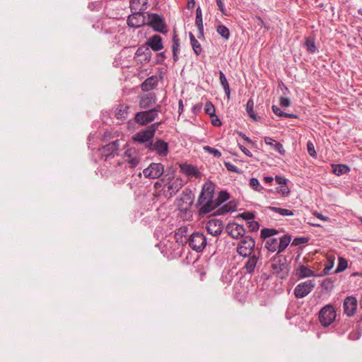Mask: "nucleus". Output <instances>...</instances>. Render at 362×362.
<instances>
[{
  "label": "nucleus",
  "instance_id": "nucleus-33",
  "mask_svg": "<svg viewBox=\"0 0 362 362\" xmlns=\"http://www.w3.org/2000/svg\"><path fill=\"white\" fill-rule=\"evenodd\" d=\"M291 240V235L286 234L283 235L279 242V250L278 253L283 252L287 246L289 245Z\"/></svg>",
  "mask_w": 362,
  "mask_h": 362
},
{
  "label": "nucleus",
  "instance_id": "nucleus-12",
  "mask_svg": "<svg viewBox=\"0 0 362 362\" xmlns=\"http://www.w3.org/2000/svg\"><path fill=\"white\" fill-rule=\"evenodd\" d=\"M164 173V166L162 163H152L149 166L143 170L145 177L156 179Z\"/></svg>",
  "mask_w": 362,
  "mask_h": 362
},
{
  "label": "nucleus",
  "instance_id": "nucleus-30",
  "mask_svg": "<svg viewBox=\"0 0 362 362\" xmlns=\"http://www.w3.org/2000/svg\"><path fill=\"white\" fill-rule=\"evenodd\" d=\"M147 0H130L132 11H144L146 8Z\"/></svg>",
  "mask_w": 362,
  "mask_h": 362
},
{
  "label": "nucleus",
  "instance_id": "nucleus-49",
  "mask_svg": "<svg viewBox=\"0 0 362 362\" xmlns=\"http://www.w3.org/2000/svg\"><path fill=\"white\" fill-rule=\"evenodd\" d=\"M309 239L305 237L295 238L293 240L292 245L298 246L308 243Z\"/></svg>",
  "mask_w": 362,
  "mask_h": 362
},
{
  "label": "nucleus",
  "instance_id": "nucleus-45",
  "mask_svg": "<svg viewBox=\"0 0 362 362\" xmlns=\"http://www.w3.org/2000/svg\"><path fill=\"white\" fill-rule=\"evenodd\" d=\"M204 150L206 152H208L210 154H212L215 158H219L221 156V153L219 150L212 148L209 146H204Z\"/></svg>",
  "mask_w": 362,
  "mask_h": 362
},
{
  "label": "nucleus",
  "instance_id": "nucleus-47",
  "mask_svg": "<svg viewBox=\"0 0 362 362\" xmlns=\"http://www.w3.org/2000/svg\"><path fill=\"white\" fill-rule=\"evenodd\" d=\"M247 227L250 232L257 231L259 228V223L255 221H250L247 222Z\"/></svg>",
  "mask_w": 362,
  "mask_h": 362
},
{
  "label": "nucleus",
  "instance_id": "nucleus-53",
  "mask_svg": "<svg viewBox=\"0 0 362 362\" xmlns=\"http://www.w3.org/2000/svg\"><path fill=\"white\" fill-rule=\"evenodd\" d=\"M163 123V121H160V122H154L150 125H148L147 127L151 131V132H153V134L155 135L156 134V130L158 129V128L159 127L160 125H161Z\"/></svg>",
  "mask_w": 362,
  "mask_h": 362
},
{
  "label": "nucleus",
  "instance_id": "nucleus-48",
  "mask_svg": "<svg viewBox=\"0 0 362 362\" xmlns=\"http://www.w3.org/2000/svg\"><path fill=\"white\" fill-rule=\"evenodd\" d=\"M195 25H203L202 13L201 8L199 6L196 10Z\"/></svg>",
  "mask_w": 362,
  "mask_h": 362
},
{
  "label": "nucleus",
  "instance_id": "nucleus-41",
  "mask_svg": "<svg viewBox=\"0 0 362 362\" xmlns=\"http://www.w3.org/2000/svg\"><path fill=\"white\" fill-rule=\"evenodd\" d=\"M204 112L206 114L209 115L211 117H216L215 107L213 105V103L210 101H208L205 103Z\"/></svg>",
  "mask_w": 362,
  "mask_h": 362
},
{
  "label": "nucleus",
  "instance_id": "nucleus-60",
  "mask_svg": "<svg viewBox=\"0 0 362 362\" xmlns=\"http://www.w3.org/2000/svg\"><path fill=\"white\" fill-rule=\"evenodd\" d=\"M211 124L215 127H220L222 123L219 118L216 115V117H211Z\"/></svg>",
  "mask_w": 362,
  "mask_h": 362
},
{
  "label": "nucleus",
  "instance_id": "nucleus-38",
  "mask_svg": "<svg viewBox=\"0 0 362 362\" xmlns=\"http://www.w3.org/2000/svg\"><path fill=\"white\" fill-rule=\"evenodd\" d=\"M230 198L229 194L226 191H221L218 193V197L214 199L217 208L223 202L228 200Z\"/></svg>",
  "mask_w": 362,
  "mask_h": 362
},
{
  "label": "nucleus",
  "instance_id": "nucleus-11",
  "mask_svg": "<svg viewBox=\"0 0 362 362\" xmlns=\"http://www.w3.org/2000/svg\"><path fill=\"white\" fill-rule=\"evenodd\" d=\"M313 280H308L300 283L294 288V295L297 298H303L308 296L314 288Z\"/></svg>",
  "mask_w": 362,
  "mask_h": 362
},
{
  "label": "nucleus",
  "instance_id": "nucleus-19",
  "mask_svg": "<svg viewBox=\"0 0 362 362\" xmlns=\"http://www.w3.org/2000/svg\"><path fill=\"white\" fill-rule=\"evenodd\" d=\"M125 162L129 164L131 168H135L138 165L140 158L135 148H128L124 154Z\"/></svg>",
  "mask_w": 362,
  "mask_h": 362
},
{
  "label": "nucleus",
  "instance_id": "nucleus-39",
  "mask_svg": "<svg viewBox=\"0 0 362 362\" xmlns=\"http://www.w3.org/2000/svg\"><path fill=\"white\" fill-rule=\"evenodd\" d=\"M216 32L223 39L228 40L230 38V31L227 27L223 25H218L216 28Z\"/></svg>",
  "mask_w": 362,
  "mask_h": 362
},
{
  "label": "nucleus",
  "instance_id": "nucleus-16",
  "mask_svg": "<svg viewBox=\"0 0 362 362\" xmlns=\"http://www.w3.org/2000/svg\"><path fill=\"white\" fill-rule=\"evenodd\" d=\"M127 24L132 28H139L145 24V17L142 11H136L132 15L129 16Z\"/></svg>",
  "mask_w": 362,
  "mask_h": 362
},
{
  "label": "nucleus",
  "instance_id": "nucleus-32",
  "mask_svg": "<svg viewBox=\"0 0 362 362\" xmlns=\"http://www.w3.org/2000/svg\"><path fill=\"white\" fill-rule=\"evenodd\" d=\"M265 248L269 252H275L279 250V240L277 238H272L267 240L265 243Z\"/></svg>",
  "mask_w": 362,
  "mask_h": 362
},
{
  "label": "nucleus",
  "instance_id": "nucleus-42",
  "mask_svg": "<svg viewBox=\"0 0 362 362\" xmlns=\"http://www.w3.org/2000/svg\"><path fill=\"white\" fill-rule=\"evenodd\" d=\"M249 185L252 189L257 192H259L263 189V187L259 184V182L257 178L252 177L250 180Z\"/></svg>",
  "mask_w": 362,
  "mask_h": 362
},
{
  "label": "nucleus",
  "instance_id": "nucleus-34",
  "mask_svg": "<svg viewBox=\"0 0 362 362\" xmlns=\"http://www.w3.org/2000/svg\"><path fill=\"white\" fill-rule=\"evenodd\" d=\"M235 210V205H233L231 202L229 204H224L221 207H219L216 212L214 213L215 215H224L227 214L229 211H233Z\"/></svg>",
  "mask_w": 362,
  "mask_h": 362
},
{
  "label": "nucleus",
  "instance_id": "nucleus-4",
  "mask_svg": "<svg viewBox=\"0 0 362 362\" xmlns=\"http://www.w3.org/2000/svg\"><path fill=\"white\" fill-rule=\"evenodd\" d=\"M182 243H184L182 240H180ZM188 243L190 248L197 252L203 251L205 248L207 240L206 236L199 232L193 233L189 238L185 237V243Z\"/></svg>",
  "mask_w": 362,
  "mask_h": 362
},
{
  "label": "nucleus",
  "instance_id": "nucleus-23",
  "mask_svg": "<svg viewBox=\"0 0 362 362\" xmlns=\"http://www.w3.org/2000/svg\"><path fill=\"white\" fill-rule=\"evenodd\" d=\"M158 85V78L156 76H152L147 78L141 86L143 91L148 92L155 88Z\"/></svg>",
  "mask_w": 362,
  "mask_h": 362
},
{
  "label": "nucleus",
  "instance_id": "nucleus-3",
  "mask_svg": "<svg viewBox=\"0 0 362 362\" xmlns=\"http://www.w3.org/2000/svg\"><path fill=\"white\" fill-rule=\"evenodd\" d=\"M161 106L158 105L153 108L138 112L135 114L134 122L140 126H148L159 115Z\"/></svg>",
  "mask_w": 362,
  "mask_h": 362
},
{
  "label": "nucleus",
  "instance_id": "nucleus-18",
  "mask_svg": "<svg viewBox=\"0 0 362 362\" xmlns=\"http://www.w3.org/2000/svg\"><path fill=\"white\" fill-rule=\"evenodd\" d=\"M344 313L349 316H353L357 308V300L354 296H348L344 299Z\"/></svg>",
  "mask_w": 362,
  "mask_h": 362
},
{
  "label": "nucleus",
  "instance_id": "nucleus-57",
  "mask_svg": "<svg viewBox=\"0 0 362 362\" xmlns=\"http://www.w3.org/2000/svg\"><path fill=\"white\" fill-rule=\"evenodd\" d=\"M291 102L288 98L281 97L280 98V105L284 107H287L290 105Z\"/></svg>",
  "mask_w": 362,
  "mask_h": 362
},
{
  "label": "nucleus",
  "instance_id": "nucleus-52",
  "mask_svg": "<svg viewBox=\"0 0 362 362\" xmlns=\"http://www.w3.org/2000/svg\"><path fill=\"white\" fill-rule=\"evenodd\" d=\"M225 166L226 168V169L230 171V172H233V173H240V170H239V168L234 165L233 164H232L230 162H225Z\"/></svg>",
  "mask_w": 362,
  "mask_h": 362
},
{
  "label": "nucleus",
  "instance_id": "nucleus-61",
  "mask_svg": "<svg viewBox=\"0 0 362 362\" xmlns=\"http://www.w3.org/2000/svg\"><path fill=\"white\" fill-rule=\"evenodd\" d=\"M239 148L248 157L252 156V153L247 148H246L245 146L239 144Z\"/></svg>",
  "mask_w": 362,
  "mask_h": 362
},
{
  "label": "nucleus",
  "instance_id": "nucleus-22",
  "mask_svg": "<svg viewBox=\"0 0 362 362\" xmlns=\"http://www.w3.org/2000/svg\"><path fill=\"white\" fill-rule=\"evenodd\" d=\"M145 45L155 52L160 51L163 48L162 37L158 35L149 37Z\"/></svg>",
  "mask_w": 362,
  "mask_h": 362
},
{
  "label": "nucleus",
  "instance_id": "nucleus-46",
  "mask_svg": "<svg viewBox=\"0 0 362 362\" xmlns=\"http://www.w3.org/2000/svg\"><path fill=\"white\" fill-rule=\"evenodd\" d=\"M278 193L281 194L283 197H288L290 194V189L287 186V184L281 185L279 187L276 188Z\"/></svg>",
  "mask_w": 362,
  "mask_h": 362
},
{
  "label": "nucleus",
  "instance_id": "nucleus-13",
  "mask_svg": "<svg viewBox=\"0 0 362 362\" xmlns=\"http://www.w3.org/2000/svg\"><path fill=\"white\" fill-rule=\"evenodd\" d=\"M226 232L234 239H239L244 238L246 230L243 225H239L236 223H229L226 228Z\"/></svg>",
  "mask_w": 362,
  "mask_h": 362
},
{
  "label": "nucleus",
  "instance_id": "nucleus-50",
  "mask_svg": "<svg viewBox=\"0 0 362 362\" xmlns=\"http://www.w3.org/2000/svg\"><path fill=\"white\" fill-rule=\"evenodd\" d=\"M239 216L243 218L244 220L250 221L255 218V214L250 211H245L239 214Z\"/></svg>",
  "mask_w": 362,
  "mask_h": 362
},
{
  "label": "nucleus",
  "instance_id": "nucleus-56",
  "mask_svg": "<svg viewBox=\"0 0 362 362\" xmlns=\"http://www.w3.org/2000/svg\"><path fill=\"white\" fill-rule=\"evenodd\" d=\"M165 59H166V56H165V52L158 53L157 59L156 60V64H162Z\"/></svg>",
  "mask_w": 362,
  "mask_h": 362
},
{
  "label": "nucleus",
  "instance_id": "nucleus-10",
  "mask_svg": "<svg viewBox=\"0 0 362 362\" xmlns=\"http://www.w3.org/2000/svg\"><path fill=\"white\" fill-rule=\"evenodd\" d=\"M154 136L155 135L153 134V132H151V131L148 127H146L136 132L132 136V140L134 142L144 144L147 149V146L149 145V143L153 141Z\"/></svg>",
  "mask_w": 362,
  "mask_h": 362
},
{
  "label": "nucleus",
  "instance_id": "nucleus-55",
  "mask_svg": "<svg viewBox=\"0 0 362 362\" xmlns=\"http://www.w3.org/2000/svg\"><path fill=\"white\" fill-rule=\"evenodd\" d=\"M272 111H273V112L276 115L279 116V117H285L286 112L282 111L278 106L273 105L272 106Z\"/></svg>",
  "mask_w": 362,
  "mask_h": 362
},
{
  "label": "nucleus",
  "instance_id": "nucleus-58",
  "mask_svg": "<svg viewBox=\"0 0 362 362\" xmlns=\"http://www.w3.org/2000/svg\"><path fill=\"white\" fill-rule=\"evenodd\" d=\"M276 184L278 185H284V184H287V182H288V180L284 177H281V176H279V175H276L274 178Z\"/></svg>",
  "mask_w": 362,
  "mask_h": 362
},
{
  "label": "nucleus",
  "instance_id": "nucleus-5",
  "mask_svg": "<svg viewBox=\"0 0 362 362\" xmlns=\"http://www.w3.org/2000/svg\"><path fill=\"white\" fill-rule=\"evenodd\" d=\"M167 182L163 184V195L166 198H170L175 195L183 186L184 182L180 177H168Z\"/></svg>",
  "mask_w": 362,
  "mask_h": 362
},
{
  "label": "nucleus",
  "instance_id": "nucleus-24",
  "mask_svg": "<svg viewBox=\"0 0 362 362\" xmlns=\"http://www.w3.org/2000/svg\"><path fill=\"white\" fill-rule=\"evenodd\" d=\"M180 169L182 173L188 176H194L195 177H199L201 175V173L198 170V168L192 165L189 164H182L180 165Z\"/></svg>",
  "mask_w": 362,
  "mask_h": 362
},
{
  "label": "nucleus",
  "instance_id": "nucleus-26",
  "mask_svg": "<svg viewBox=\"0 0 362 362\" xmlns=\"http://www.w3.org/2000/svg\"><path fill=\"white\" fill-rule=\"evenodd\" d=\"M296 275L300 278L314 276L315 272L305 265H300L296 270Z\"/></svg>",
  "mask_w": 362,
  "mask_h": 362
},
{
  "label": "nucleus",
  "instance_id": "nucleus-27",
  "mask_svg": "<svg viewBox=\"0 0 362 362\" xmlns=\"http://www.w3.org/2000/svg\"><path fill=\"white\" fill-rule=\"evenodd\" d=\"M332 172L337 176L346 174L350 172V168L345 164H333L332 165Z\"/></svg>",
  "mask_w": 362,
  "mask_h": 362
},
{
  "label": "nucleus",
  "instance_id": "nucleus-28",
  "mask_svg": "<svg viewBox=\"0 0 362 362\" xmlns=\"http://www.w3.org/2000/svg\"><path fill=\"white\" fill-rule=\"evenodd\" d=\"M218 74H219L220 83L224 90V92L227 96V99L230 100V86H229L228 82L227 81V78H226L224 73L222 71H219Z\"/></svg>",
  "mask_w": 362,
  "mask_h": 362
},
{
  "label": "nucleus",
  "instance_id": "nucleus-20",
  "mask_svg": "<svg viewBox=\"0 0 362 362\" xmlns=\"http://www.w3.org/2000/svg\"><path fill=\"white\" fill-rule=\"evenodd\" d=\"M156 97L155 93H148L140 97L139 106L141 109L148 110L156 103Z\"/></svg>",
  "mask_w": 362,
  "mask_h": 362
},
{
  "label": "nucleus",
  "instance_id": "nucleus-29",
  "mask_svg": "<svg viewBox=\"0 0 362 362\" xmlns=\"http://www.w3.org/2000/svg\"><path fill=\"white\" fill-rule=\"evenodd\" d=\"M129 108V107L127 105L119 104L115 110V117L117 119H124L127 117Z\"/></svg>",
  "mask_w": 362,
  "mask_h": 362
},
{
  "label": "nucleus",
  "instance_id": "nucleus-44",
  "mask_svg": "<svg viewBox=\"0 0 362 362\" xmlns=\"http://www.w3.org/2000/svg\"><path fill=\"white\" fill-rule=\"evenodd\" d=\"M305 46L308 52L313 54L316 51V45L314 40L310 38H307L305 40Z\"/></svg>",
  "mask_w": 362,
  "mask_h": 362
},
{
  "label": "nucleus",
  "instance_id": "nucleus-21",
  "mask_svg": "<svg viewBox=\"0 0 362 362\" xmlns=\"http://www.w3.org/2000/svg\"><path fill=\"white\" fill-rule=\"evenodd\" d=\"M260 252L255 253L248 256L247 262L245 263L243 269H245L246 273L252 274L259 259Z\"/></svg>",
  "mask_w": 362,
  "mask_h": 362
},
{
  "label": "nucleus",
  "instance_id": "nucleus-6",
  "mask_svg": "<svg viewBox=\"0 0 362 362\" xmlns=\"http://www.w3.org/2000/svg\"><path fill=\"white\" fill-rule=\"evenodd\" d=\"M255 240L251 236L246 235L238 243L236 251L240 256L247 257L255 253Z\"/></svg>",
  "mask_w": 362,
  "mask_h": 362
},
{
  "label": "nucleus",
  "instance_id": "nucleus-1",
  "mask_svg": "<svg viewBox=\"0 0 362 362\" xmlns=\"http://www.w3.org/2000/svg\"><path fill=\"white\" fill-rule=\"evenodd\" d=\"M215 185L211 182H206L199 195L196 207L199 216H204L217 208L214 197Z\"/></svg>",
  "mask_w": 362,
  "mask_h": 362
},
{
  "label": "nucleus",
  "instance_id": "nucleus-40",
  "mask_svg": "<svg viewBox=\"0 0 362 362\" xmlns=\"http://www.w3.org/2000/svg\"><path fill=\"white\" fill-rule=\"evenodd\" d=\"M347 267H348L347 260L342 257H339L338 265H337L336 270L334 271V273L337 274V273L344 272L347 268Z\"/></svg>",
  "mask_w": 362,
  "mask_h": 362
},
{
  "label": "nucleus",
  "instance_id": "nucleus-2",
  "mask_svg": "<svg viewBox=\"0 0 362 362\" xmlns=\"http://www.w3.org/2000/svg\"><path fill=\"white\" fill-rule=\"evenodd\" d=\"M272 273L280 279H286L290 271L289 262L283 255H276L271 259Z\"/></svg>",
  "mask_w": 362,
  "mask_h": 362
},
{
  "label": "nucleus",
  "instance_id": "nucleus-7",
  "mask_svg": "<svg viewBox=\"0 0 362 362\" xmlns=\"http://www.w3.org/2000/svg\"><path fill=\"white\" fill-rule=\"evenodd\" d=\"M336 316L337 313L334 306L328 304L320 310L319 321L323 327H328L334 321Z\"/></svg>",
  "mask_w": 362,
  "mask_h": 362
},
{
  "label": "nucleus",
  "instance_id": "nucleus-17",
  "mask_svg": "<svg viewBox=\"0 0 362 362\" xmlns=\"http://www.w3.org/2000/svg\"><path fill=\"white\" fill-rule=\"evenodd\" d=\"M119 146V140L112 141L100 148L101 154L105 156L106 159L114 157L117 154Z\"/></svg>",
  "mask_w": 362,
  "mask_h": 362
},
{
  "label": "nucleus",
  "instance_id": "nucleus-63",
  "mask_svg": "<svg viewBox=\"0 0 362 362\" xmlns=\"http://www.w3.org/2000/svg\"><path fill=\"white\" fill-rule=\"evenodd\" d=\"M314 215H315V217H317V218H319L320 220L326 221L329 220V217L325 216H324L322 214H320L318 212L314 213Z\"/></svg>",
  "mask_w": 362,
  "mask_h": 362
},
{
  "label": "nucleus",
  "instance_id": "nucleus-15",
  "mask_svg": "<svg viewBox=\"0 0 362 362\" xmlns=\"http://www.w3.org/2000/svg\"><path fill=\"white\" fill-rule=\"evenodd\" d=\"M151 55L150 49L146 45H144L138 47L134 58H139L138 61L141 64H147L150 62Z\"/></svg>",
  "mask_w": 362,
  "mask_h": 362
},
{
  "label": "nucleus",
  "instance_id": "nucleus-62",
  "mask_svg": "<svg viewBox=\"0 0 362 362\" xmlns=\"http://www.w3.org/2000/svg\"><path fill=\"white\" fill-rule=\"evenodd\" d=\"M238 134L240 136H241L245 141H246L248 144L252 143V141L242 132H238Z\"/></svg>",
  "mask_w": 362,
  "mask_h": 362
},
{
  "label": "nucleus",
  "instance_id": "nucleus-9",
  "mask_svg": "<svg viewBox=\"0 0 362 362\" xmlns=\"http://www.w3.org/2000/svg\"><path fill=\"white\" fill-rule=\"evenodd\" d=\"M146 24L156 32L160 33H167L165 19L157 13H148V23Z\"/></svg>",
  "mask_w": 362,
  "mask_h": 362
},
{
  "label": "nucleus",
  "instance_id": "nucleus-59",
  "mask_svg": "<svg viewBox=\"0 0 362 362\" xmlns=\"http://www.w3.org/2000/svg\"><path fill=\"white\" fill-rule=\"evenodd\" d=\"M216 4L218 7L219 11L224 15H226V10L224 8L223 3L222 0H216Z\"/></svg>",
  "mask_w": 362,
  "mask_h": 362
},
{
  "label": "nucleus",
  "instance_id": "nucleus-64",
  "mask_svg": "<svg viewBox=\"0 0 362 362\" xmlns=\"http://www.w3.org/2000/svg\"><path fill=\"white\" fill-rule=\"evenodd\" d=\"M195 6V0H187V8L188 9H192Z\"/></svg>",
  "mask_w": 362,
  "mask_h": 362
},
{
  "label": "nucleus",
  "instance_id": "nucleus-51",
  "mask_svg": "<svg viewBox=\"0 0 362 362\" xmlns=\"http://www.w3.org/2000/svg\"><path fill=\"white\" fill-rule=\"evenodd\" d=\"M307 149L309 155L313 158L316 157L317 153L315 149L314 144L311 141L307 143Z\"/></svg>",
  "mask_w": 362,
  "mask_h": 362
},
{
  "label": "nucleus",
  "instance_id": "nucleus-14",
  "mask_svg": "<svg viewBox=\"0 0 362 362\" xmlns=\"http://www.w3.org/2000/svg\"><path fill=\"white\" fill-rule=\"evenodd\" d=\"M223 228V222L218 219H211L206 225V229L208 233L216 237L221 234Z\"/></svg>",
  "mask_w": 362,
  "mask_h": 362
},
{
  "label": "nucleus",
  "instance_id": "nucleus-8",
  "mask_svg": "<svg viewBox=\"0 0 362 362\" xmlns=\"http://www.w3.org/2000/svg\"><path fill=\"white\" fill-rule=\"evenodd\" d=\"M147 150L150 152H155L159 156H166L169 153V144L160 138L153 140L149 145L147 146Z\"/></svg>",
  "mask_w": 362,
  "mask_h": 362
},
{
  "label": "nucleus",
  "instance_id": "nucleus-37",
  "mask_svg": "<svg viewBox=\"0 0 362 362\" xmlns=\"http://www.w3.org/2000/svg\"><path fill=\"white\" fill-rule=\"evenodd\" d=\"M279 233V231L276 229L274 228H264L261 230L260 233V237L265 240L269 239L271 237L277 235Z\"/></svg>",
  "mask_w": 362,
  "mask_h": 362
},
{
  "label": "nucleus",
  "instance_id": "nucleus-25",
  "mask_svg": "<svg viewBox=\"0 0 362 362\" xmlns=\"http://www.w3.org/2000/svg\"><path fill=\"white\" fill-rule=\"evenodd\" d=\"M264 142L266 144L272 146L273 149L278 151L281 155H284L286 153V151L284 148L283 145L271 137L266 136L264 138Z\"/></svg>",
  "mask_w": 362,
  "mask_h": 362
},
{
  "label": "nucleus",
  "instance_id": "nucleus-31",
  "mask_svg": "<svg viewBox=\"0 0 362 362\" xmlns=\"http://www.w3.org/2000/svg\"><path fill=\"white\" fill-rule=\"evenodd\" d=\"M189 37L194 52L196 55H199L202 52L201 44L198 42V40L195 38L194 35L192 33H189Z\"/></svg>",
  "mask_w": 362,
  "mask_h": 362
},
{
  "label": "nucleus",
  "instance_id": "nucleus-54",
  "mask_svg": "<svg viewBox=\"0 0 362 362\" xmlns=\"http://www.w3.org/2000/svg\"><path fill=\"white\" fill-rule=\"evenodd\" d=\"M334 267V261H329L327 262L322 271L324 275H327L329 274L330 270Z\"/></svg>",
  "mask_w": 362,
  "mask_h": 362
},
{
  "label": "nucleus",
  "instance_id": "nucleus-36",
  "mask_svg": "<svg viewBox=\"0 0 362 362\" xmlns=\"http://www.w3.org/2000/svg\"><path fill=\"white\" fill-rule=\"evenodd\" d=\"M267 209L271 211L278 213L280 215L284 216H291L294 215L293 211L288 210L286 209H281V208L272 206H268Z\"/></svg>",
  "mask_w": 362,
  "mask_h": 362
},
{
  "label": "nucleus",
  "instance_id": "nucleus-35",
  "mask_svg": "<svg viewBox=\"0 0 362 362\" xmlns=\"http://www.w3.org/2000/svg\"><path fill=\"white\" fill-rule=\"evenodd\" d=\"M254 102L252 99H249L246 104V111L251 119L254 121H258L260 117H258L253 110Z\"/></svg>",
  "mask_w": 362,
  "mask_h": 362
},
{
  "label": "nucleus",
  "instance_id": "nucleus-43",
  "mask_svg": "<svg viewBox=\"0 0 362 362\" xmlns=\"http://www.w3.org/2000/svg\"><path fill=\"white\" fill-rule=\"evenodd\" d=\"M172 42H173L172 51L173 52H179L180 46V39H179L177 35L176 34L175 31H174V33L173 35Z\"/></svg>",
  "mask_w": 362,
  "mask_h": 362
}]
</instances>
